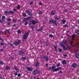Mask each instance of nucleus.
<instances>
[{
	"instance_id": "nucleus-16",
	"label": "nucleus",
	"mask_w": 79,
	"mask_h": 79,
	"mask_svg": "<svg viewBox=\"0 0 79 79\" xmlns=\"http://www.w3.org/2000/svg\"><path fill=\"white\" fill-rule=\"evenodd\" d=\"M9 14H15V12L13 11H9Z\"/></svg>"
},
{
	"instance_id": "nucleus-63",
	"label": "nucleus",
	"mask_w": 79,
	"mask_h": 79,
	"mask_svg": "<svg viewBox=\"0 0 79 79\" xmlns=\"http://www.w3.org/2000/svg\"><path fill=\"white\" fill-rule=\"evenodd\" d=\"M0 50V51H1V52H3V50L2 49H1Z\"/></svg>"
},
{
	"instance_id": "nucleus-31",
	"label": "nucleus",
	"mask_w": 79,
	"mask_h": 79,
	"mask_svg": "<svg viewBox=\"0 0 79 79\" xmlns=\"http://www.w3.org/2000/svg\"><path fill=\"white\" fill-rule=\"evenodd\" d=\"M0 64H1V65H3L4 63L3 61H0Z\"/></svg>"
},
{
	"instance_id": "nucleus-24",
	"label": "nucleus",
	"mask_w": 79,
	"mask_h": 79,
	"mask_svg": "<svg viewBox=\"0 0 79 79\" xmlns=\"http://www.w3.org/2000/svg\"><path fill=\"white\" fill-rule=\"evenodd\" d=\"M27 20H28L27 18H26L23 20V21H24V22L27 21Z\"/></svg>"
},
{
	"instance_id": "nucleus-9",
	"label": "nucleus",
	"mask_w": 79,
	"mask_h": 79,
	"mask_svg": "<svg viewBox=\"0 0 79 79\" xmlns=\"http://www.w3.org/2000/svg\"><path fill=\"white\" fill-rule=\"evenodd\" d=\"M43 58L46 61H48V57L46 56H44L43 57Z\"/></svg>"
},
{
	"instance_id": "nucleus-38",
	"label": "nucleus",
	"mask_w": 79,
	"mask_h": 79,
	"mask_svg": "<svg viewBox=\"0 0 79 79\" xmlns=\"http://www.w3.org/2000/svg\"><path fill=\"white\" fill-rule=\"evenodd\" d=\"M14 69H15V70H16V71H18V69L15 66L14 67Z\"/></svg>"
},
{
	"instance_id": "nucleus-61",
	"label": "nucleus",
	"mask_w": 79,
	"mask_h": 79,
	"mask_svg": "<svg viewBox=\"0 0 79 79\" xmlns=\"http://www.w3.org/2000/svg\"><path fill=\"white\" fill-rule=\"evenodd\" d=\"M73 41H71L70 43V45H72V44H73Z\"/></svg>"
},
{
	"instance_id": "nucleus-41",
	"label": "nucleus",
	"mask_w": 79,
	"mask_h": 79,
	"mask_svg": "<svg viewBox=\"0 0 79 79\" xmlns=\"http://www.w3.org/2000/svg\"><path fill=\"white\" fill-rule=\"evenodd\" d=\"M63 56L65 57H66V56H68V55L67 54H64V55Z\"/></svg>"
},
{
	"instance_id": "nucleus-34",
	"label": "nucleus",
	"mask_w": 79,
	"mask_h": 79,
	"mask_svg": "<svg viewBox=\"0 0 79 79\" xmlns=\"http://www.w3.org/2000/svg\"><path fill=\"white\" fill-rule=\"evenodd\" d=\"M17 8H18V9H20V8H21V6H18L17 7Z\"/></svg>"
},
{
	"instance_id": "nucleus-54",
	"label": "nucleus",
	"mask_w": 79,
	"mask_h": 79,
	"mask_svg": "<svg viewBox=\"0 0 79 79\" xmlns=\"http://www.w3.org/2000/svg\"><path fill=\"white\" fill-rule=\"evenodd\" d=\"M76 35L75 34H74L72 36V37H75Z\"/></svg>"
},
{
	"instance_id": "nucleus-26",
	"label": "nucleus",
	"mask_w": 79,
	"mask_h": 79,
	"mask_svg": "<svg viewBox=\"0 0 79 79\" xmlns=\"http://www.w3.org/2000/svg\"><path fill=\"white\" fill-rule=\"evenodd\" d=\"M2 19H3V20H4V19H6V17H5V16H2Z\"/></svg>"
},
{
	"instance_id": "nucleus-53",
	"label": "nucleus",
	"mask_w": 79,
	"mask_h": 79,
	"mask_svg": "<svg viewBox=\"0 0 79 79\" xmlns=\"http://www.w3.org/2000/svg\"><path fill=\"white\" fill-rule=\"evenodd\" d=\"M51 69H52V67H50L48 69L49 70H51Z\"/></svg>"
},
{
	"instance_id": "nucleus-21",
	"label": "nucleus",
	"mask_w": 79,
	"mask_h": 79,
	"mask_svg": "<svg viewBox=\"0 0 79 79\" xmlns=\"http://www.w3.org/2000/svg\"><path fill=\"white\" fill-rule=\"evenodd\" d=\"M51 14L52 15H55V11H54V10H52V12H51Z\"/></svg>"
},
{
	"instance_id": "nucleus-39",
	"label": "nucleus",
	"mask_w": 79,
	"mask_h": 79,
	"mask_svg": "<svg viewBox=\"0 0 79 79\" xmlns=\"http://www.w3.org/2000/svg\"><path fill=\"white\" fill-rule=\"evenodd\" d=\"M42 31V30H41L40 29L37 30L38 32H40V31Z\"/></svg>"
},
{
	"instance_id": "nucleus-57",
	"label": "nucleus",
	"mask_w": 79,
	"mask_h": 79,
	"mask_svg": "<svg viewBox=\"0 0 79 79\" xmlns=\"http://www.w3.org/2000/svg\"><path fill=\"white\" fill-rule=\"evenodd\" d=\"M74 40V37H72V40Z\"/></svg>"
},
{
	"instance_id": "nucleus-22",
	"label": "nucleus",
	"mask_w": 79,
	"mask_h": 79,
	"mask_svg": "<svg viewBox=\"0 0 79 79\" xmlns=\"http://www.w3.org/2000/svg\"><path fill=\"white\" fill-rule=\"evenodd\" d=\"M14 44L16 45H19V43L18 42H15L14 43Z\"/></svg>"
},
{
	"instance_id": "nucleus-27",
	"label": "nucleus",
	"mask_w": 79,
	"mask_h": 79,
	"mask_svg": "<svg viewBox=\"0 0 79 79\" xmlns=\"http://www.w3.org/2000/svg\"><path fill=\"white\" fill-rule=\"evenodd\" d=\"M63 27H68V25H67V24H66V25H64L63 26Z\"/></svg>"
},
{
	"instance_id": "nucleus-25",
	"label": "nucleus",
	"mask_w": 79,
	"mask_h": 79,
	"mask_svg": "<svg viewBox=\"0 0 79 79\" xmlns=\"http://www.w3.org/2000/svg\"><path fill=\"white\" fill-rule=\"evenodd\" d=\"M4 32L5 33H10V31L8 30H6L4 31Z\"/></svg>"
},
{
	"instance_id": "nucleus-20",
	"label": "nucleus",
	"mask_w": 79,
	"mask_h": 79,
	"mask_svg": "<svg viewBox=\"0 0 79 79\" xmlns=\"http://www.w3.org/2000/svg\"><path fill=\"white\" fill-rule=\"evenodd\" d=\"M62 44H66V41L64 40L61 43Z\"/></svg>"
},
{
	"instance_id": "nucleus-6",
	"label": "nucleus",
	"mask_w": 79,
	"mask_h": 79,
	"mask_svg": "<svg viewBox=\"0 0 79 79\" xmlns=\"http://www.w3.org/2000/svg\"><path fill=\"white\" fill-rule=\"evenodd\" d=\"M27 70L28 71H32V70L34 69L32 67H29V66L27 67Z\"/></svg>"
},
{
	"instance_id": "nucleus-3",
	"label": "nucleus",
	"mask_w": 79,
	"mask_h": 79,
	"mask_svg": "<svg viewBox=\"0 0 79 79\" xmlns=\"http://www.w3.org/2000/svg\"><path fill=\"white\" fill-rule=\"evenodd\" d=\"M29 36V33H26L24 35H23V39H26L27 37H28V36Z\"/></svg>"
},
{
	"instance_id": "nucleus-29",
	"label": "nucleus",
	"mask_w": 79,
	"mask_h": 79,
	"mask_svg": "<svg viewBox=\"0 0 79 79\" xmlns=\"http://www.w3.org/2000/svg\"><path fill=\"white\" fill-rule=\"evenodd\" d=\"M49 36L50 37H51L52 38V37H53V35H52V34H51L49 35Z\"/></svg>"
},
{
	"instance_id": "nucleus-62",
	"label": "nucleus",
	"mask_w": 79,
	"mask_h": 79,
	"mask_svg": "<svg viewBox=\"0 0 79 79\" xmlns=\"http://www.w3.org/2000/svg\"><path fill=\"white\" fill-rule=\"evenodd\" d=\"M68 48H69V50H70V48H71V47H70V46H68Z\"/></svg>"
},
{
	"instance_id": "nucleus-28",
	"label": "nucleus",
	"mask_w": 79,
	"mask_h": 79,
	"mask_svg": "<svg viewBox=\"0 0 79 79\" xmlns=\"http://www.w3.org/2000/svg\"><path fill=\"white\" fill-rule=\"evenodd\" d=\"M60 66V62H59L58 64L56 65V67L58 68L59 67V66Z\"/></svg>"
},
{
	"instance_id": "nucleus-40",
	"label": "nucleus",
	"mask_w": 79,
	"mask_h": 79,
	"mask_svg": "<svg viewBox=\"0 0 79 79\" xmlns=\"http://www.w3.org/2000/svg\"><path fill=\"white\" fill-rule=\"evenodd\" d=\"M38 14L39 15H41V14H42V12L40 11L38 13Z\"/></svg>"
},
{
	"instance_id": "nucleus-59",
	"label": "nucleus",
	"mask_w": 79,
	"mask_h": 79,
	"mask_svg": "<svg viewBox=\"0 0 79 79\" xmlns=\"http://www.w3.org/2000/svg\"><path fill=\"white\" fill-rule=\"evenodd\" d=\"M39 4L40 5H42V3L41 2H40Z\"/></svg>"
},
{
	"instance_id": "nucleus-42",
	"label": "nucleus",
	"mask_w": 79,
	"mask_h": 79,
	"mask_svg": "<svg viewBox=\"0 0 79 79\" xmlns=\"http://www.w3.org/2000/svg\"><path fill=\"white\" fill-rule=\"evenodd\" d=\"M67 11H68V9H66L64 10V12H65V13H66V12H67Z\"/></svg>"
},
{
	"instance_id": "nucleus-15",
	"label": "nucleus",
	"mask_w": 79,
	"mask_h": 79,
	"mask_svg": "<svg viewBox=\"0 0 79 79\" xmlns=\"http://www.w3.org/2000/svg\"><path fill=\"white\" fill-rule=\"evenodd\" d=\"M19 54L20 55H23V54H24V52H23V51H20L19 52Z\"/></svg>"
},
{
	"instance_id": "nucleus-44",
	"label": "nucleus",
	"mask_w": 79,
	"mask_h": 79,
	"mask_svg": "<svg viewBox=\"0 0 79 79\" xmlns=\"http://www.w3.org/2000/svg\"><path fill=\"white\" fill-rule=\"evenodd\" d=\"M55 19H56V20H58V19H60V18H58V17H56L55 18Z\"/></svg>"
},
{
	"instance_id": "nucleus-33",
	"label": "nucleus",
	"mask_w": 79,
	"mask_h": 79,
	"mask_svg": "<svg viewBox=\"0 0 79 79\" xmlns=\"http://www.w3.org/2000/svg\"><path fill=\"white\" fill-rule=\"evenodd\" d=\"M59 51L60 52V53H61L62 52V49H59Z\"/></svg>"
},
{
	"instance_id": "nucleus-13",
	"label": "nucleus",
	"mask_w": 79,
	"mask_h": 79,
	"mask_svg": "<svg viewBox=\"0 0 79 79\" xmlns=\"http://www.w3.org/2000/svg\"><path fill=\"white\" fill-rule=\"evenodd\" d=\"M10 69V67L9 66H7L6 67V71H8Z\"/></svg>"
},
{
	"instance_id": "nucleus-18",
	"label": "nucleus",
	"mask_w": 79,
	"mask_h": 79,
	"mask_svg": "<svg viewBox=\"0 0 79 79\" xmlns=\"http://www.w3.org/2000/svg\"><path fill=\"white\" fill-rule=\"evenodd\" d=\"M62 63L63 64H66V61L65 60H63V61Z\"/></svg>"
},
{
	"instance_id": "nucleus-48",
	"label": "nucleus",
	"mask_w": 79,
	"mask_h": 79,
	"mask_svg": "<svg viewBox=\"0 0 79 79\" xmlns=\"http://www.w3.org/2000/svg\"><path fill=\"white\" fill-rule=\"evenodd\" d=\"M14 75H15V76H17V75H18V73H15Z\"/></svg>"
},
{
	"instance_id": "nucleus-36",
	"label": "nucleus",
	"mask_w": 79,
	"mask_h": 79,
	"mask_svg": "<svg viewBox=\"0 0 79 79\" xmlns=\"http://www.w3.org/2000/svg\"><path fill=\"white\" fill-rule=\"evenodd\" d=\"M18 77H21V75L20 73H19L18 75Z\"/></svg>"
},
{
	"instance_id": "nucleus-45",
	"label": "nucleus",
	"mask_w": 79,
	"mask_h": 79,
	"mask_svg": "<svg viewBox=\"0 0 79 79\" xmlns=\"http://www.w3.org/2000/svg\"><path fill=\"white\" fill-rule=\"evenodd\" d=\"M4 44H5L3 43H1V46L3 45H4Z\"/></svg>"
},
{
	"instance_id": "nucleus-11",
	"label": "nucleus",
	"mask_w": 79,
	"mask_h": 79,
	"mask_svg": "<svg viewBox=\"0 0 79 79\" xmlns=\"http://www.w3.org/2000/svg\"><path fill=\"white\" fill-rule=\"evenodd\" d=\"M40 63L39 61H37L36 62V64L35 66V67H38V66H39V65H40Z\"/></svg>"
},
{
	"instance_id": "nucleus-37",
	"label": "nucleus",
	"mask_w": 79,
	"mask_h": 79,
	"mask_svg": "<svg viewBox=\"0 0 79 79\" xmlns=\"http://www.w3.org/2000/svg\"><path fill=\"white\" fill-rule=\"evenodd\" d=\"M31 28V29H32V28H34L35 27L34 26H32V25H31V27H30Z\"/></svg>"
},
{
	"instance_id": "nucleus-2",
	"label": "nucleus",
	"mask_w": 79,
	"mask_h": 79,
	"mask_svg": "<svg viewBox=\"0 0 79 79\" xmlns=\"http://www.w3.org/2000/svg\"><path fill=\"white\" fill-rule=\"evenodd\" d=\"M39 73H40V71H39V70H35L32 72V74L33 75H36V74H39Z\"/></svg>"
},
{
	"instance_id": "nucleus-19",
	"label": "nucleus",
	"mask_w": 79,
	"mask_h": 79,
	"mask_svg": "<svg viewBox=\"0 0 79 79\" xmlns=\"http://www.w3.org/2000/svg\"><path fill=\"white\" fill-rule=\"evenodd\" d=\"M9 11H8L6 10L4 12V13H5V14H7V15H8V14H9Z\"/></svg>"
},
{
	"instance_id": "nucleus-30",
	"label": "nucleus",
	"mask_w": 79,
	"mask_h": 79,
	"mask_svg": "<svg viewBox=\"0 0 79 79\" xmlns=\"http://www.w3.org/2000/svg\"><path fill=\"white\" fill-rule=\"evenodd\" d=\"M21 59H22L23 60H26V57H22L21 58Z\"/></svg>"
},
{
	"instance_id": "nucleus-55",
	"label": "nucleus",
	"mask_w": 79,
	"mask_h": 79,
	"mask_svg": "<svg viewBox=\"0 0 79 79\" xmlns=\"http://www.w3.org/2000/svg\"><path fill=\"white\" fill-rule=\"evenodd\" d=\"M55 50H56V52H57V51H58V50H57V48H55Z\"/></svg>"
},
{
	"instance_id": "nucleus-23",
	"label": "nucleus",
	"mask_w": 79,
	"mask_h": 79,
	"mask_svg": "<svg viewBox=\"0 0 79 79\" xmlns=\"http://www.w3.org/2000/svg\"><path fill=\"white\" fill-rule=\"evenodd\" d=\"M66 21L65 20L63 19L62 20V22L63 24H65V23H66Z\"/></svg>"
},
{
	"instance_id": "nucleus-43",
	"label": "nucleus",
	"mask_w": 79,
	"mask_h": 79,
	"mask_svg": "<svg viewBox=\"0 0 79 79\" xmlns=\"http://www.w3.org/2000/svg\"><path fill=\"white\" fill-rule=\"evenodd\" d=\"M28 23H29V22H27L25 23V25H27V24Z\"/></svg>"
},
{
	"instance_id": "nucleus-32",
	"label": "nucleus",
	"mask_w": 79,
	"mask_h": 79,
	"mask_svg": "<svg viewBox=\"0 0 79 79\" xmlns=\"http://www.w3.org/2000/svg\"><path fill=\"white\" fill-rule=\"evenodd\" d=\"M17 32L18 33V34H21V31H20V30H18Z\"/></svg>"
},
{
	"instance_id": "nucleus-50",
	"label": "nucleus",
	"mask_w": 79,
	"mask_h": 79,
	"mask_svg": "<svg viewBox=\"0 0 79 79\" xmlns=\"http://www.w3.org/2000/svg\"><path fill=\"white\" fill-rule=\"evenodd\" d=\"M60 73H63V72L61 71H60L58 73V74H60Z\"/></svg>"
},
{
	"instance_id": "nucleus-60",
	"label": "nucleus",
	"mask_w": 79,
	"mask_h": 79,
	"mask_svg": "<svg viewBox=\"0 0 79 79\" xmlns=\"http://www.w3.org/2000/svg\"><path fill=\"white\" fill-rule=\"evenodd\" d=\"M0 79H3V78L2 77L0 76Z\"/></svg>"
},
{
	"instance_id": "nucleus-17",
	"label": "nucleus",
	"mask_w": 79,
	"mask_h": 79,
	"mask_svg": "<svg viewBox=\"0 0 79 79\" xmlns=\"http://www.w3.org/2000/svg\"><path fill=\"white\" fill-rule=\"evenodd\" d=\"M22 14L23 17H26V16H27V15H26V13H23Z\"/></svg>"
},
{
	"instance_id": "nucleus-51",
	"label": "nucleus",
	"mask_w": 79,
	"mask_h": 79,
	"mask_svg": "<svg viewBox=\"0 0 79 79\" xmlns=\"http://www.w3.org/2000/svg\"><path fill=\"white\" fill-rule=\"evenodd\" d=\"M43 29H44L43 28V27H41L40 28V29H41V30H42H42H43Z\"/></svg>"
},
{
	"instance_id": "nucleus-1",
	"label": "nucleus",
	"mask_w": 79,
	"mask_h": 79,
	"mask_svg": "<svg viewBox=\"0 0 79 79\" xmlns=\"http://www.w3.org/2000/svg\"><path fill=\"white\" fill-rule=\"evenodd\" d=\"M51 68H52V69H53L52 71H53V72H56L57 71H59V70L60 69H62V68L61 67L56 68V66H52Z\"/></svg>"
},
{
	"instance_id": "nucleus-10",
	"label": "nucleus",
	"mask_w": 79,
	"mask_h": 79,
	"mask_svg": "<svg viewBox=\"0 0 79 79\" xmlns=\"http://www.w3.org/2000/svg\"><path fill=\"white\" fill-rule=\"evenodd\" d=\"M75 56L77 58H79V53L78 52H77L75 53Z\"/></svg>"
},
{
	"instance_id": "nucleus-4",
	"label": "nucleus",
	"mask_w": 79,
	"mask_h": 79,
	"mask_svg": "<svg viewBox=\"0 0 79 79\" xmlns=\"http://www.w3.org/2000/svg\"><path fill=\"white\" fill-rule=\"evenodd\" d=\"M59 44L60 45V46H62L64 50H65V51L67 50V48H66V47H65V46L62 43H61V42H60L59 43Z\"/></svg>"
},
{
	"instance_id": "nucleus-7",
	"label": "nucleus",
	"mask_w": 79,
	"mask_h": 79,
	"mask_svg": "<svg viewBox=\"0 0 79 79\" xmlns=\"http://www.w3.org/2000/svg\"><path fill=\"white\" fill-rule=\"evenodd\" d=\"M57 22L56 21H55L54 19H52V20H50L49 21V23L51 24V23H52L53 24H55V23H56Z\"/></svg>"
},
{
	"instance_id": "nucleus-5",
	"label": "nucleus",
	"mask_w": 79,
	"mask_h": 79,
	"mask_svg": "<svg viewBox=\"0 0 79 79\" xmlns=\"http://www.w3.org/2000/svg\"><path fill=\"white\" fill-rule=\"evenodd\" d=\"M36 21L35 22L33 20H31L30 21V22H31L33 24H37L38 23V20H36Z\"/></svg>"
},
{
	"instance_id": "nucleus-35",
	"label": "nucleus",
	"mask_w": 79,
	"mask_h": 79,
	"mask_svg": "<svg viewBox=\"0 0 79 79\" xmlns=\"http://www.w3.org/2000/svg\"><path fill=\"white\" fill-rule=\"evenodd\" d=\"M7 20H8V22H10V21H11V19L10 18L8 19Z\"/></svg>"
},
{
	"instance_id": "nucleus-47",
	"label": "nucleus",
	"mask_w": 79,
	"mask_h": 79,
	"mask_svg": "<svg viewBox=\"0 0 79 79\" xmlns=\"http://www.w3.org/2000/svg\"><path fill=\"white\" fill-rule=\"evenodd\" d=\"M27 20H28L29 19H31V17H29V18H27Z\"/></svg>"
},
{
	"instance_id": "nucleus-58",
	"label": "nucleus",
	"mask_w": 79,
	"mask_h": 79,
	"mask_svg": "<svg viewBox=\"0 0 79 79\" xmlns=\"http://www.w3.org/2000/svg\"><path fill=\"white\" fill-rule=\"evenodd\" d=\"M18 43H21V40H18Z\"/></svg>"
},
{
	"instance_id": "nucleus-64",
	"label": "nucleus",
	"mask_w": 79,
	"mask_h": 79,
	"mask_svg": "<svg viewBox=\"0 0 79 79\" xmlns=\"http://www.w3.org/2000/svg\"><path fill=\"white\" fill-rule=\"evenodd\" d=\"M8 24V26H10V23H7Z\"/></svg>"
},
{
	"instance_id": "nucleus-52",
	"label": "nucleus",
	"mask_w": 79,
	"mask_h": 79,
	"mask_svg": "<svg viewBox=\"0 0 79 79\" xmlns=\"http://www.w3.org/2000/svg\"><path fill=\"white\" fill-rule=\"evenodd\" d=\"M54 47L55 48H57V45H56L55 46H54Z\"/></svg>"
},
{
	"instance_id": "nucleus-8",
	"label": "nucleus",
	"mask_w": 79,
	"mask_h": 79,
	"mask_svg": "<svg viewBox=\"0 0 79 79\" xmlns=\"http://www.w3.org/2000/svg\"><path fill=\"white\" fill-rule=\"evenodd\" d=\"M26 13H27L28 15H30V16H32V13L30 11L27 10H26Z\"/></svg>"
},
{
	"instance_id": "nucleus-46",
	"label": "nucleus",
	"mask_w": 79,
	"mask_h": 79,
	"mask_svg": "<svg viewBox=\"0 0 79 79\" xmlns=\"http://www.w3.org/2000/svg\"><path fill=\"white\" fill-rule=\"evenodd\" d=\"M30 5H32L33 4V2H31L30 3Z\"/></svg>"
},
{
	"instance_id": "nucleus-49",
	"label": "nucleus",
	"mask_w": 79,
	"mask_h": 79,
	"mask_svg": "<svg viewBox=\"0 0 79 79\" xmlns=\"http://www.w3.org/2000/svg\"><path fill=\"white\" fill-rule=\"evenodd\" d=\"M48 45H49V44L48 43H47L46 44V45L47 46H48Z\"/></svg>"
},
{
	"instance_id": "nucleus-14",
	"label": "nucleus",
	"mask_w": 79,
	"mask_h": 79,
	"mask_svg": "<svg viewBox=\"0 0 79 79\" xmlns=\"http://www.w3.org/2000/svg\"><path fill=\"white\" fill-rule=\"evenodd\" d=\"M0 23H5V21H4V20L3 19H1V20H0Z\"/></svg>"
},
{
	"instance_id": "nucleus-12",
	"label": "nucleus",
	"mask_w": 79,
	"mask_h": 79,
	"mask_svg": "<svg viewBox=\"0 0 79 79\" xmlns=\"http://www.w3.org/2000/svg\"><path fill=\"white\" fill-rule=\"evenodd\" d=\"M77 66V65L76 64H72V67L73 68H76Z\"/></svg>"
},
{
	"instance_id": "nucleus-56",
	"label": "nucleus",
	"mask_w": 79,
	"mask_h": 79,
	"mask_svg": "<svg viewBox=\"0 0 79 79\" xmlns=\"http://www.w3.org/2000/svg\"><path fill=\"white\" fill-rule=\"evenodd\" d=\"M55 50H56V52H57V51H58V50H57V48H55Z\"/></svg>"
}]
</instances>
